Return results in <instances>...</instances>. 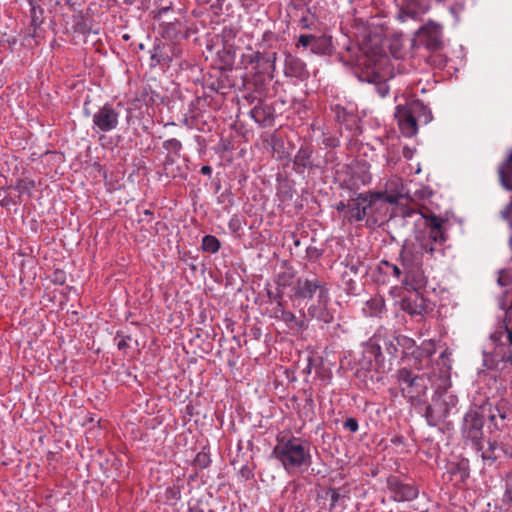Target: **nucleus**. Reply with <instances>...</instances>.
Listing matches in <instances>:
<instances>
[{
	"label": "nucleus",
	"mask_w": 512,
	"mask_h": 512,
	"mask_svg": "<svg viewBox=\"0 0 512 512\" xmlns=\"http://www.w3.org/2000/svg\"><path fill=\"white\" fill-rule=\"evenodd\" d=\"M272 455L289 474L307 470L312 464L310 442L301 437L282 436L277 438Z\"/></svg>",
	"instance_id": "obj_1"
},
{
	"label": "nucleus",
	"mask_w": 512,
	"mask_h": 512,
	"mask_svg": "<svg viewBox=\"0 0 512 512\" xmlns=\"http://www.w3.org/2000/svg\"><path fill=\"white\" fill-rule=\"evenodd\" d=\"M397 380L403 396L414 402L425 396L429 385H435L437 389H446L449 385V373L448 369L441 370L436 379L435 373L414 375L410 370L402 368L397 372Z\"/></svg>",
	"instance_id": "obj_2"
},
{
	"label": "nucleus",
	"mask_w": 512,
	"mask_h": 512,
	"mask_svg": "<svg viewBox=\"0 0 512 512\" xmlns=\"http://www.w3.org/2000/svg\"><path fill=\"white\" fill-rule=\"evenodd\" d=\"M423 253L415 245H406L400 254V264L403 267V284L410 290L418 292L426 286L427 278L422 269Z\"/></svg>",
	"instance_id": "obj_3"
},
{
	"label": "nucleus",
	"mask_w": 512,
	"mask_h": 512,
	"mask_svg": "<svg viewBox=\"0 0 512 512\" xmlns=\"http://www.w3.org/2000/svg\"><path fill=\"white\" fill-rule=\"evenodd\" d=\"M383 350L389 355V361L396 357L398 347L394 333L379 331L368 341L365 347V354L368 355L370 361L374 360L377 368L385 371L389 369V366L386 365Z\"/></svg>",
	"instance_id": "obj_4"
},
{
	"label": "nucleus",
	"mask_w": 512,
	"mask_h": 512,
	"mask_svg": "<svg viewBox=\"0 0 512 512\" xmlns=\"http://www.w3.org/2000/svg\"><path fill=\"white\" fill-rule=\"evenodd\" d=\"M446 220L436 215H429L425 221V234L419 239V244L416 248L422 253L434 254L446 241V235L443 230V225Z\"/></svg>",
	"instance_id": "obj_5"
},
{
	"label": "nucleus",
	"mask_w": 512,
	"mask_h": 512,
	"mask_svg": "<svg viewBox=\"0 0 512 512\" xmlns=\"http://www.w3.org/2000/svg\"><path fill=\"white\" fill-rule=\"evenodd\" d=\"M432 398V402L426 408V419L430 426H437L442 423L456 407L458 398L450 392H439Z\"/></svg>",
	"instance_id": "obj_6"
},
{
	"label": "nucleus",
	"mask_w": 512,
	"mask_h": 512,
	"mask_svg": "<svg viewBox=\"0 0 512 512\" xmlns=\"http://www.w3.org/2000/svg\"><path fill=\"white\" fill-rule=\"evenodd\" d=\"M321 289H327L325 284L318 277H298L291 286L292 300L312 299L314 295L318 297Z\"/></svg>",
	"instance_id": "obj_7"
},
{
	"label": "nucleus",
	"mask_w": 512,
	"mask_h": 512,
	"mask_svg": "<svg viewBox=\"0 0 512 512\" xmlns=\"http://www.w3.org/2000/svg\"><path fill=\"white\" fill-rule=\"evenodd\" d=\"M119 112L110 104H104L92 117V129L97 133H108L119 124Z\"/></svg>",
	"instance_id": "obj_8"
},
{
	"label": "nucleus",
	"mask_w": 512,
	"mask_h": 512,
	"mask_svg": "<svg viewBox=\"0 0 512 512\" xmlns=\"http://www.w3.org/2000/svg\"><path fill=\"white\" fill-rule=\"evenodd\" d=\"M419 102L410 103L406 107L397 106L396 117L404 135L411 137L417 133V119L415 113L424 109Z\"/></svg>",
	"instance_id": "obj_9"
},
{
	"label": "nucleus",
	"mask_w": 512,
	"mask_h": 512,
	"mask_svg": "<svg viewBox=\"0 0 512 512\" xmlns=\"http://www.w3.org/2000/svg\"><path fill=\"white\" fill-rule=\"evenodd\" d=\"M483 417L476 410H469L463 421V435L473 442V445L480 449V440L483 435Z\"/></svg>",
	"instance_id": "obj_10"
},
{
	"label": "nucleus",
	"mask_w": 512,
	"mask_h": 512,
	"mask_svg": "<svg viewBox=\"0 0 512 512\" xmlns=\"http://www.w3.org/2000/svg\"><path fill=\"white\" fill-rule=\"evenodd\" d=\"M329 303V292L328 289H321L318 293V297L315 303L308 307V315L318 321L325 324L332 323L334 321L333 313L328 309Z\"/></svg>",
	"instance_id": "obj_11"
},
{
	"label": "nucleus",
	"mask_w": 512,
	"mask_h": 512,
	"mask_svg": "<svg viewBox=\"0 0 512 512\" xmlns=\"http://www.w3.org/2000/svg\"><path fill=\"white\" fill-rule=\"evenodd\" d=\"M388 488L392 498L397 502L412 501L418 496V489L415 486L402 483L395 478L388 480Z\"/></svg>",
	"instance_id": "obj_12"
},
{
	"label": "nucleus",
	"mask_w": 512,
	"mask_h": 512,
	"mask_svg": "<svg viewBox=\"0 0 512 512\" xmlns=\"http://www.w3.org/2000/svg\"><path fill=\"white\" fill-rule=\"evenodd\" d=\"M408 190L402 180L398 176L389 177L384 185L385 201L388 203H396L400 198L405 197Z\"/></svg>",
	"instance_id": "obj_13"
},
{
	"label": "nucleus",
	"mask_w": 512,
	"mask_h": 512,
	"mask_svg": "<svg viewBox=\"0 0 512 512\" xmlns=\"http://www.w3.org/2000/svg\"><path fill=\"white\" fill-rule=\"evenodd\" d=\"M358 77L362 82L374 84L377 93L381 97H385L389 93V87L386 84V77L375 68L370 69L367 67L366 70L362 71Z\"/></svg>",
	"instance_id": "obj_14"
},
{
	"label": "nucleus",
	"mask_w": 512,
	"mask_h": 512,
	"mask_svg": "<svg viewBox=\"0 0 512 512\" xmlns=\"http://www.w3.org/2000/svg\"><path fill=\"white\" fill-rule=\"evenodd\" d=\"M367 202V197L362 194L348 202L345 217L350 222L363 220L366 216V209L369 206Z\"/></svg>",
	"instance_id": "obj_15"
},
{
	"label": "nucleus",
	"mask_w": 512,
	"mask_h": 512,
	"mask_svg": "<svg viewBox=\"0 0 512 512\" xmlns=\"http://www.w3.org/2000/svg\"><path fill=\"white\" fill-rule=\"evenodd\" d=\"M425 45L429 50H437L442 44V28L437 24H429L423 29Z\"/></svg>",
	"instance_id": "obj_16"
},
{
	"label": "nucleus",
	"mask_w": 512,
	"mask_h": 512,
	"mask_svg": "<svg viewBox=\"0 0 512 512\" xmlns=\"http://www.w3.org/2000/svg\"><path fill=\"white\" fill-rule=\"evenodd\" d=\"M294 170L297 174H303L305 170L313 167L312 149L308 146L301 147L293 160Z\"/></svg>",
	"instance_id": "obj_17"
},
{
	"label": "nucleus",
	"mask_w": 512,
	"mask_h": 512,
	"mask_svg": "<svg viewBox=\"0 0 512 512\" xmlns=\"http://www.w3.org/2000/svg\"><path fill=\"white\" fill-rule=\"evenodd\" d=\"M402 309L412 316L422 315L426 310L425 300L418 292L413 297H405L401 300Z\"/></svg>",
	"instance_id": "obj_18"
},
{
	"label": "nucleus",
	"mask_w": 512,
	"mask_h": 512,
	"mask_svg": "<svg viewBox=\"0 0 512 512\" xmlns=\"http://www.w3.org/2000/svg\"><path fill=\"white\" fill-rule=\"evenodd\" d=\"M498 173L502 186L506 190H512V150L509 151L506 160L500 165Z\"/></svg>",
	"instance_id": "obj_19"
},
{
	"label": "nucleus",
	"mask_w": 512,
	"mask_h": 512,
	"mask_svg": "<svg viewBox=\"0 0 512 512\" xmlns=\"http://www.w3.org/2000/svg\"><path fill=\"white\" fill-rule=\"evenodd\" d=\"M280 321L284 322L290 330L301 331L307 328L304 314L299 318L291 311L286 310L281 312Z\"/></svg>",
	"instance_id": "obj_20"
},
{
	"label": "nucleus",
	"mask_w": 512,
	"mask_h": 512,
	"mask_svg": "<svg viewBox=\"0 0 512 512\" xmlns=\"http://www.w3.org/2000/svg\"><path fill=\"white\" fill-rule=\"evenodd\" d=\"M277 54L275 52L272 53H261L256 52L251 59V62H256V64L262 68L265 72H274L275 70V61Z\"/></svg>",
	"instance_id": "obj_21"
},
{
	"label": "nucleus",
	"mask_w": 512,
	"mask_h": 512,
	"mask_svg": "<svg viewBox=\"0 0 512 512\" xmlns=\"http://www.w3.org/2000/svg\"><path fill=\"white\" fill-rule=\"evenodd\" d=\"M250 117L258 124L267 126L271 122V113L269 107L261 102L256 104L249 112Z\"/></svg>",
	"instance_id": "obj_22"
},
{
	"label": "nucleus",
	"mask_w": 512,
	"mask_h": 512,
	"mask_svg": "<svg viewBox=\"0 0 512 512\" xmlns=\"http://www.w3.org/2000/svg\"><path fill=\"white\" fill-rule=\"evenodd\" d=\"M432 355V351L430 349L426 348H419L412 352V360H413V366L418 369L422 370L426 366L430 364V357Z\"/></svg>",
	"instance_id": "obj_23"
},
{
	"label": "nucleus",
	"mask_w": 512,
	"mask_h": 512,
	"mask_svg": "<svg viewBox=\"0 0 512 512\" xmlns=\"http://www.w3.org/2000/svg\"><path fill=\"white\" fill-rule=\"evenodd\" d=\"M179 157L174 154H167L164 162V173L168 177H178L181 176V168L179 166L174 167L176 160Z\"/></svg>",
	"instance_id": "obj_24"
},
{
	"label": "nucleus",
	"mask_w": 512,
	"mask_h": 512,
	"mask_svg": "<svg viewBox=\"0 0 512 512\" xmlns=\"http://www.w3.org/2000/svg\"><path fill=\"white\" fill-rule=\"evenodd\" d=\"M220 241L213 235H206L202 239V249L205 252L216 253L220 249Z\"/></svg>",
	"instance_id": "obj_25"
},
{
	"label": "nucleus",
	"mask_w": 512,
	"mask_h": 512,
	"mask_svg": "<svg viewBox=\"0 0 512 512\" xmlns=\"http://www.w3.org/2000/svg\"><path fill=\"white\" fill-rule=\"evenodd\" d=\"M163 148L167 151V154H174L180 157L182 143L176 138H171L163 142Z\"/></svg>",
	"instance_id": "obj_26"
},
{
	"label": "nucleus",
	"mask_w": 512,
	"mask_h": 512,
	"mask_svg": "<svg viewBox=\"0 0 512 512\" xmlns=\"http://www.w3.org/2000/svg\"><path fill=\"white\" fill-rule=\"evenodd\" d=\"M319 39L312 34H302L298 38V45H301L304 48H307L309 45H312V51L318 52V43Z\"/></svg>",
	"instance_id": "obj_27"
},
{
	"label": "nucleus",
	"mask_w": 512,
	"mask_h": 512,
	"mask_svg": "<svg viewBox=\"0 0 512 512\" xmlns=\"http://www.w3.org/2000/svg\"><path fill=\"white\" fill-rule=\"evenodd\" d=\"M450 473L453 475L459 474L462 480H465L469 477V467L468 463L465 461H461L457 464L451 466Z\"/></svg>",
	"instance_id": "obj_28"
},
{
	"label": "nucleus",
	"mask_w": 512,
	"mask_h": 512,
	"mask_svg": "<svg viewBox=\"0 0 512 512\" xmlns=\"http://www.w3.org/2000/svg\"><path fill=\"white\" fill-rule=\"evenodd\" d=\"M34 188H35L34 180H31V179H28V178L19 179V180H17V182L15 184V189L20 194H27V193H29Z\"/></svg>",
	"instance_id": "obj_29"
},
{
	"label": "nucleus",
	"mask_w": 512,
	"mask_h": 512,
	"mask_svg": "<svg viewBox=\"0 0 512 512\" xmlns=\"http://www.w3.org/2000/svg\"><path fill=\"white\" fill-rule=\"evenodd\" d=\"M401 213L404 218H413L415 216H419L420 218L424 219V222L426 221V218L429 217V215L425 214L422 210H417L413 207H403L401 208Z\"/></svg>",
	"instance_id": "obj_30"
},
{
	"label": "nucleus",
	"mask_w": 512,
	"mask_h": 512,
	"mask_svg": "<svg viewBox=\"0 0 512 512\" xmlns=\"http://www.w3.org/2000/svg\"><path fill=\"white\" fill-rule=\"evenodd\" d=\"M395 340L397 347H402L403 349H410L414 346V341L404 335H395Z\"/></svg>",
	"instance_id": "obj_31"
},
{
	"label": "nucleus",
	"mask_w": 512,
	"mask_h": 512,
	"mask_svg": "<svg viewBox=\"0 0 512 512\" xmlns=\"http://www.w3.org/2000/svg\"><path fill=\"white\" fill-rule=\"evenodd\" d=\"M195 464L200 468H206L210 464V457L208 454L201 452L195 457Z\"/></svg>",
	"instance_id": "obj_32"
},
{
	"label": "nucleus",
	"mask_w": 512,
	"mask_h": 512,
	"mask_svg": "<svg viewBox=\"0 0 512 512\" xmlns=\"http://www.w3.org/2000/svg\"><path fill=\"white\" fill-rule=\"evenodd\" d=\"M498 284L506 286L512 284V271H502L498 277Z\"/></svg>",
	"instance_id": "obj_33"
},
{
	"label": "nucleus",
	"mask_w": 512,
	"mask_h": 512,
	"mask_svg": "<svg viewBox=\"0 0 512 512\" xmlns=\"http://www.w3.org/2000/svg\"><path fill=\"white\" fill-rule=\"evenodd\" d=\"M344 428L348 429L351 432H356L359 429L358 421L355 418H347L344 422Z\"/></svg>",
	"instance_id": "obj_34"
},
{
	"label": "nucleus",
	"mask_w": 512,
	"mask_h": 512,
	"mask_svg": "<svg viewBox=\"0 0 512 512\" xmlns=\"http://www.w3.org/2000/svg\"><path fill=\"white\" fill-rule=\"evenodd\" d=\"M286 310L284 309L283 307V303H280V304H277L275 308H273L271 314H270V317L275 319V320H279L280 321V315H281V312H285Z\"/></svg>",
	"instance_id": "obj_35"
},
{
	"label": "nucleus",
	"mask_w": 512,
	"mask_h": 512,
	"mask_svg": "<svg viewBox=\"0 0 512 512\" xmlns=\"http://www.w3.org/2000/svg\"><path fill=\"white\" fill-rule=\"evenodd\" d=\"M240 226L241 223L237 216H233L228 223L229 229L232 230L233 232H237L240 229Z\"/></svg>",
	"instance_id": "obj_36"
},
{
	"label": "nucleus",
	"mask_w": 512,
	"mask_h": 512,
	"mask_svg": "<svg viewBox=\"0 0 512 512\" xmlns=\"http://www.w3.org/2000/svg\"><path fill=\"white\" fill-rule=\"evenodd\" d=\"M268 297H269L272 301L276 302V304L283 303V295H282V293L274 294V293H272V292H270V291H269V292H268Z\"/></svg>",
	"instance_id": "obj_37"
},
{
	"label": "nucleus",
	"mask_w": 512,
	"mask_h": 512,
	"mask_svg": "<svg viewBox=\"0 0 512 512\" xmlns=\"http://www.w3.org/2000/svg\"><path fill=\"white\" fill-rule=\"evenodd\" d=\"M330 494H331V508H333V507H335V505L339 499V493L336 489H331Z\"/></svg>",
	"instance_id": "obj_38"
},
{
	"label": "nucleus",
	"mask_w": 512,
	"mask_h": 512,
	"mask_svg": "<svg viewBox=\"0 0 512 512\" xmlns=\"http://www.w3.org/2000/svg\"><path fill=\"white\" fill-rule=\"evenodd\" d=\"M389 267L391 268L392 270V273L397 277L399 278L402 274H403V267H399L397 265H394V264H391L389 265Z\"/></svg>",
	"instance_id": "obj_39"
},
{
	"label": "nucleus",
	"mask_w": 512,
	"mask_h": 512,
	"mask_svg": "<svg viewBox=\"0 0 512 512\" xmlns=\"http://www.w3.org/2000/svg\"><path fill=\"white\" fill-rule=\"evenodd\" d=\"M391 154H392V152L388 148L387 154H386V162H387L388 166L394 165L397 162V159Z\"/></svg>",
	"instance_id": "obj_40"
},
{
	"label": "nucleus",
	"mask_w": 512,
	"mask_h": 512,
	"mask_svg": "<svg viewBox=\"0 0 512 512\" xmlns=\"http://www.w3.org/2000/svg\"><path fill=\"white\" fill-rule=\"evenodd\" d=\"M158 48H154L153 52H151V60L154 62V65L159 64L161 62V58L158 55Z\"/></svg>",
	"instance_id": "obj_41"
},
{
	"label": "nucleus",
	"mask_w": 512,
	"mask_h": 512,
	"mask_svg": "<svg viewBox=\"0 0 512 512\" xmlns=\"http://www.w3.org/2000/svg\"><path fill=\"white\" fill-rule=\"evenodd\" d=\"M511 209H512V205H510V203H509L505 207V209L501 212V216H502L503 219H505V220H509L510 219Z\"/></svg>",
	"instance_id": "obj_42"
},
{
	"label": "nucleus",
	"mask_w": 512,
	"mask_h": 512,
	"mask_svg": "<svg viewBox=\"0 0 512 512\" xmlns=\"http://www.w3.org/2000/svg\"><path fill=\"white\" fill-rule=\"evenodd\" d=\"M292 63L295 65V66H294V69H297V71H298L299 73L301 72V70H303V68H304V63H303V62H301L300 60H293V61L291 62V64H292Z\"/></svg>",
	"instance_id": "obj_43"
},
{
	"label": "nucleus",
	"mask_w": 512,
	"mask_h": 512,
	"mask_svg": "<svg viewBox=\"0 0 512 512\" xmlns=\"http://www.w3.org/2000/svg\"><path fill=\"white\" fill-rule=\"evenodd\" d=\"M200 171L203 175L211 176L212 174V168L208 165L202 166Z\"/></svg>",
	"instance_id": "obj_44"
},
{
	"label": "nucleus",
	"mask_w": 512,
	"mask_h": 512,
	"mask_svg": "<svg viewBox=\"0 0 512 512\" xmlns=\"http://www.w3.org/2000/svg\"><path fill=\"white\" fill-rule=\"evenodd\" d=\"M300 24H301V27L304 28V29H309L310 28V25H309L307 17H302L301 20H300Z\"/></svg>",
	"instance_id": "obj_45"
},
{
	"label": "nucleus",
	"mask_w": 512,
	"mask_h": 512,
	"mask_svg": "<svg viewBox=\"0 0 512 512\" xmlns=\"http://www.w3.org/2000/svg\"><path fill=\"white\" fill-rule=\"evenodd\" d=\"M337 210L340 211V212H344V214L346 215L347 204H344L343 202H340L337 205Z\"/></svg>",
	"instance_id": "obj_46"
},
{
	"label": "nucleus",
	"mask_w": 512,
	"mask_h": 512,
	"mask_svg": "<svg viewBox=\"0 0 512 512\" xmlns=\"http://www.w3.org/2000/svg\"><path fill=\"white\" fill-rule=\"evenodd\" d=\"M117 346H118V348H119L120 350H122V349H124V348H126V347L128 346V343H127L126 339H124V338H123V339H121V340L118 342Z\"/></svg>",
	"instance_id": "obj_47"
},
{
	"label": "nucleus",
	"mask_w": 512,
	"mask_h": 512,
	"mask_svg": "<svg viewBox=\"0 0 512 512\" xmlns=\"http://www.w3.org/2000/svg\"><path fill=\"white\" fill-rule=\"evenodd\" d=\"M169 10V7L161 8L158 12V15L161 16L162 14L166 13Z\"/></svg>",
	"instance_id": "obj_48"
},
{
	"label": "nucleus",
	"mask_w": 512,
	"mask_h": 512,
	"mask_svg": "<svg viewBox=\"0 0 512 512\" xmlns=\"http://www.w3.org/2000/svg\"><path fill=\"white\" fill-rule=\"evenodd\" d=\"M506 362L512 366V354H510L506 357Z\"/></svg>",
	"instance_id": "obj_49"
},
{
	"label": "nucleus",
	"mask_w": 512,
	"mask_h": 512,
	"mask_svg": "<svg viewBox=\"0 0 512 512\" xmlns=\"http://www.w3.org/2000/svg\"><path fill=\"white\" fill-rule=\"evenodd\" d=\"M200 4H208L211 0H196Z\"/></svg>",
	"instance_id": "obj_50"
},
{
	"label": "nucleus",
	"mask_w": 512,
	"mask_h": 512,
	"mask_svg": "<svg viewBox=\"0 0 512 512\" xmlns=\"http://www.w3.org/2000/svg\"><path fill=\"white\" fill-rule=\"evenodd\" d=\"M144 214L145 215H148V216H151L152 215V212L150 210H145L144 211Z\"/></svg>",
	"instance_id": "obj_51"
},
{
	"label": "nucleus",
	"mask_w": 512,
	"mask_h": 512,
	"mask_svg": "<svg viewBox=\"0 0 512 512\" xmlns=\"http://www.w3.org/2000/svg\"><path fill=\"white\" fill-rule=\"evenodd\" d=\"M409 155H410V152H407V153H406V152L404 151V156H405V157H408V158H409V157H410Z\"/></svg>",
	"instance_id": "obj_52"
},
{
	"label": "nucleus",
	"mask_w": 512,
	"mask_h": 512,
	"mask_svg": "<svg viewBox=\"0 0 512 512\" xmlns=\"http://www.w3.org/2000/svg\"><path fill=\"white\" fill-rule=\"evenodd\" d=\"M409 155H410V152H407V153H406V152L404 151V156H405V157H408V158H409V157H410Z\"/></svg>",
	"instance_id": "obj_53"
},
{
	"label": "nucleus",
	"mask_w": 512,
	"mask_h": 512,
	"mask_svg": "<svg viewBox=\"0 0 512 512\" xmlns=\"http://www.w3.org/2000/svg\"><path fill=\"white\" fill-rule=\"evenodd\" d=\"M294 244H295V246H299V245H300V241H299V240H296V241L294 242Z\"/></svg>",
	"instance_id": "obj_54"
},
{
	"label": "nucleus",
	"mask_w": 512,
	"mask_h": 512,
	"mask_svg": "<svg viewBox=\"0 0 512 512\" xmlns=\"http://www.w3.org/2000/svg\"><path fill=\"white\" fill-rule=\"evenodd\" d=\"M509 243H510V246L512 248V237L510 238Z\"/></svg>",
	"instance_id": "obj_55"
}]
</instances>
